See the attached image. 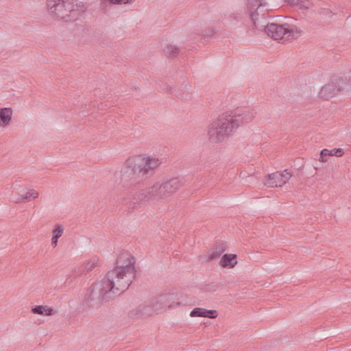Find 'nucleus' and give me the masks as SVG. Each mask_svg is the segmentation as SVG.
<instances>
[{
    "mask_svg": "<svg viewBox=\"0 0 351 351\" xmlns=\"http://www.w3.org/2000/svg\"><path fill=\"white\" fill-rule=\"evenodd\" d=\"M66 6L61 21L73 23L81 18L87 10L86 5L77 0H66Z\"/></svg>",
    "mask_w": 351,
    "mask_h": 351,
    "instance_id": "6e6552de",
    "label": "nucleus"
},
{
    "mask_svg": "<svg viewBox=\"0 0 351 351\" xmlns=\"http://www.w3.org/2000/svg\"><path fill=\"white\" fill-rule=\"evenodd\" d=\"M64 228L62 225L58 224L53 230V237L59 239L62 235Z\"/></svg>",
    "mask_w": 351,
    "mask_h": 351,
    "instance_id": "b1692460",
    "label": "nucleus"
},
{
    "mask_svg": "<svg viewBox=\"0 0 351 351\" xmlns=\"http://www.w3.org/2000/svg\"><path fill=\"white\" fill-rule=\"evenodd\" d=\"M47 9L49 16L54 20L61 21L66 6V0H47Z\"/></svg>",
    "mask_w": 351,
    "mask_h": 351,
    "instance_id": "9b49d317",
    "label": "nucleus"
},
{
    "mask_svg": "<svg viewBox=\"0 0 351 351\" xmlns=\"http://www.w3.org/2000/svg\"><path fill=\"white\" fill-rule=\"evenodd\" d=\"M112 292L113 291L110 289L106 291L104 283H101L100 281L95 282L87 289L82 300V306L87 308H97L103 302L112 300L110 296Z\"/></svg>",
    "mask_w": 351,
    "mask_h": 351,
    "instance_id": "39448f33",
    "label": "nucleus"
},
{
    "mask_svg": "<svg viewBox=\"0 0 351 351\" xmlns=\"http://www.w3.org/2000/svg\"><path fill=\"white\" fill-rule=\"evenodd\" d=\"M179 51V49L176 45L167 44L164 47V52L169 57H176Z\"/></svg>",
    "mask_w": 351,
    "mask_h": 351,
    "instance_id": "4be33fe9",
    "label": "nucleus"
},
{
    "mask_svg": "<svg viewBox=\"0 0 351 351\" xmlns=\"http://www.w3.org/2000/svg\"><path fill=\"white\" fill-rule=\"evenodd\" d=\"M135 263L133 256L128 253L121 254L117 260V266L100 281L106 291H113L110 295L112 300L128 289L135 276Z\"/></svg>",
    "mask_w": 351,
    "mask_h": 351,
    "instance_id": "f03ea898",
    "label": "nucleus"
},
{
    "mask_svg": "<svg viewBox=\"0 0 351 351\" xmlns=\"http://www.w3.org/2000/svg\"><path fill=\"white\" fill-rule=\"evenodd\" d=\"M213 34H214V31L212 29H205L204 31V34L205 36H211Z\"/></svg>",
    "mask_w": 351,
    "mask_h": 351,
    "instance_id": "c756f323",
    "label": "nucleus"
},
{
    "mask_svg": "<svg viewBox=\"0 0 351 351\" xmlns=\"http://www.w3.org/2000/svg\"><path fill=\"white\" fill-rule=\"evenodd\" d=\"M237 264V256L234 254H225L222 256L219 265L223 268H233Z\"/></svg>",
    "mask_w": 351,
    "mask_h": 351,
    "instance_id": "dca6fc26",
    "label": "nucleus"
},
{
    "mask_svg": "<svg viewBox=\"0 0 351 351\" xmlns=\"http://www.w3.org/2000/svg\"><path fill=\"white\" fill-rule=\"evenodd\" d=\"M97 264V261L95 259L90 261L86 263L85 266L83 268H79V271L76 272V274H75L74 275H82L84 272V270H86V272L90 271L96 267Z\"/></svg>",
    "mask_w": 351,
    "mask_h": 351,
    "instance_id": "5701e85b",
    "label": "nucleus"
},
{
    "mask_svg": "<svg viewBox=\"0 0 351 351\" xmlns=\"http://www.w3.org/2000/svg\"><path fill=\"white\" fill-rule=\"evenodd\" d=\"M132 0H101V3L102 6L109 2L111 4H120V3H128Z\"/></svg>",
    "mask_w": 351,
    "mask_h": 351,
    "instance_id": "393cba45",
    "label": "nucleus"
},
{
    "mask_svg": "<svg viewBox=\"0 0 351 351\" xmlns=\"http://www.w3.org/2000/svg\"><path fill=\"white\" fill-rule=\"evenodd\" d=\"M161 161L143 155L130 157L120 171V184L125 189H132L151 177Z\"/></svg>",
    "mask_w": 351,
    "mask_h": 351,
    "instance_id": "f257e3e1",
    "label": "nucleus"
},
{
    "mask_svg": "<svg viewBox=\"0 0 351 351\" xmlns=\"http://www.w3.org/2000/svg\"><path fill=\"white\" fill-rule=\"evenodd\" d=\"M261 29L274 40H282L283 42L297 38L301 31L294 25L289 23H267L261 24Z\"/></svg>",
    "mask_w": 351,
    "mask_h": 351,
    "instance_id": "423d86ee",
    "label": "nucleus"
},
{
    "mask_svg": "<svg viewBox=\"0 0 351 351\" xmlns=\"http://www.w3.org/2000/svg\"><path fill=\"white\" fill-rule=\"evenodd\" d=\"M12 113L11 108H0V125L3 127L8 125L12 120Z\"/></svg>",
    "mask_w": 351,
    "mask_h": 351,
    "instance_id": "a211bd4d",
    "label": "nucleus"
},
{
    "mask_svg": "<svg viewBox=\"0 0 351 351\" xmlns=\"http://www.w3.org/2000/svg\"><path fill=\"white\" fill-rule=\"evenodd\" d=\"M165 197L161 184L156 182L138 191L128 193L125 197H121L120 204L125 206L128 212H132L143 202H155Z\"/></svg>",
    "mask_w": 351,
    "mask_h": 351,
    "instance_id": "20e7f679",
    "label": "nucleus"
},
{
    "mask_svg": "<svg viewBox=\"0 0 351 351\" xmlns=\"http://www.w3.org/2000/svg\"><path fill=\"white\" fill-rule=\"evenodd\" d=\"M291 176V173L287 170L282 172L277 171L267 176L265 185L269 187L282 186L289 180Z\"/></svg>",
    "mask_w": 351,
    "mask_h": 351,
    "instance_id": "f8f14e48",
    "label": "nucleus"
},
{
    "mask_svg": "<svg viewBox=\"0 0 351 351\" xmlns=\"http://www.w3.org/2000/svg\"><path fill=\"white\" fill-rule=\"evenodd\" d=\"M254 117L253 112L245 110L242 112L224 113L213 121L208 131L209 140L212 143L223 141L233 133L240 125L247 123Z\"/></svg>",
    "mask_w": 351,
    "mask_h": 351,
    "instance_id": "7ed1b4c3",
    "label": "nucleus"
},
{
    "mask_svg": "<svg viewBox=\"0 0 351 351\" xmlns=\"http://www.w3.org/2000/svg\"><path fill=\"white\" fill-rule=\"evenodd\" d=\"M267 3L264 0H247V9L256 29H261V24H267Z\"/></svg>",
    "mask_w": 351,
    "mask_h": 351,
    "instance_id": "0eeeda50",
    "label": "nucleus"
},
{
    "mask_svg": "<svg viewBox=\"0 0 351 351\" xmlns=\"http://www.w3.org/2000/svg\"><path fill=\"white\" fill-rule=\"evenodd\" d=\"M330 152H332V156H336L338 157L341 156L343 154V151L341 148H335L330 150Z\"/></svg>",
    "mask_w": 351,
    "mask_h": 351,
    "instance_id": "a878e982",
    "label": "nucleus"
},
{
    "mask_svg": "<svg viewBox=\"0 0 351 351\" xmlns=\"http://www.w3.org/2000/svg\"><path fill=\"white\" fill-rule=\"evenodd\" d=\"M58 238H54V237H52V239H51V245L53 247H56L57 243H58Z\"/></svg>",
    "mask_w": 351,
    "mask_h": 351,
    "instance_id": "7c9ffc66",
    "label": "nucleus"
},
{
    "mask_svg": "<svg viewBox=\"0 0 351 351\" xmlns=\"http://www.w3.org/2000/svg\"><path fill=\"white\" fill-rule=\"evenodd\" d=\"M155 308L159 312L165 311L167 308L180 306V303L177 302V295L174 293H165L153 298Z\"/></svg>",
    "mask_w": 351,
    "mask_h": 351,
    "instance_id": "9d476101",
    "label": "nucleus"
},
{
    "mask_svg": "<svg viewBox=\"0 0 351 351\" xmlns=\"http://www.w3.org/2000/svg\"><path fill=\"white\" fill-rule=\"evenodd\" d=\"M217 315V312L215 310H207L204 308L199 307L193 308L190 313V316L193 317H201L215 319Z\"/></svg>",
    "mask_w": 351,
    "mask_h": 351,
    "instance_id": "2eb2a0df",
    "label": "nucleus"
},
{
    "mask_svg": "<svg viewBox=\"0 0 351 351\" xmlns=\"http://www.w3.org/2000/svg\"><path fill=\"white\" fill-rule=\"evenodd\" d=\"M173 90V88L171 86H167V92L171 93Z\"/></svg>",
    "mask_w": 351,
    "mask_h": 351,
    "instance_id": "2f4dec72",
    "label": "nucleus"
},
{
    "mask_svg": "<svg viewBox=\"0 0 351 351\" xmlns=\"http://www.w3.org/2000/svg\"><path fill=\"white\" fill-rule=\"evenodd\" d=\"M218 289V285L214 283L207 285L206 290L208 291H215Z\"/></svg>",
    "mask_w": 351,
    "mask_h": 351,
    "instance_id": "cd10ccee",
    "label": "nucleus"
},
{
    "mask_svg": "<svg viewBox=\"0 0 351 351\" xmlns=\"http://www.w3.org/2000/svg\"><path fill=\"white\" fill-rule=\"evenodd\" d=\"M292 5L298 6L300 8L309 9L313 5L311 0H286Z\"/></svg>",
    "mask_w": 351,
    "mask_h": 351,
    "instance_id": "aec40b11",
    "label": "nucleus"
},
{
    "mask_svg": "<svg viewBox=\"0 0 351 351\" xmlns=\"http://www.w3.org/2000/svg\"><path fill=\"white\" fill-rule=\"evenodd\" d=\"M345 90H348V86L346 85L343 77L337 76L333 77L329 83L325 84L321 88L319 94L322 98L328 100L338 93Z\"/></svg>",
    "mask_w": 351,
    "mask_h": 351,
    "instance_id": "1a4fd4ad",
    "label": "nucleus"
},
{
    "mask_svg": "<svg viewBox=\"0 0 351 351\" xmlns=\"http://www.w3.org/2000/svg\"><path fill=\"white\" fill-rule=\"evenodd\" d=\"M39 193L32 189L28 191L24 195H21L17 200L16 202H25V201H30L31 199H34L38 197Z\"/></svg>",
    "mask_w": 351,
    "mask_h": 351,
    "instance_id": "412c9836",
    "label": "nucleus"
},
{
    "mask_svg": "<svg viewBox=\"0 0 351 351\" xmlns=\"http://www.w3.org/2000/svg\"><path fill=\"white\" fill-rule=\"evenodd\" d=\"M346 85L348 86V90L351 88V71L348 73V76L346 77V80H344Z\"/></svg>",
    "mask_w": 351,
    "mask_h": 351,
    "instance_id": "c85d7f7f",
    "label": "nucleus"
},
{
    "mask_svg": "<svg viewBox=\"0 0 351 351\" xmlns=\"http://www.w3.org/2000/svg\"><path fill=\"white\" fill-rule=\"evenodd\" d=\"M226 247L227 245L225 242H217L208 253V260L212 261L219 257L225 252Z\"/></svg>",
    "mask_w": 351,
    "mask_h": 351,
    "instance_id": "f3484780",
    "label": "nucleus"
},
{
    "mask_svg": "<svg viewBox=\"0 0 351 351\" xmlns=\"http://www.w3.org/2000/svg\"><path fill=\"white\" fill-rule=\"evenodd\" d=\"M154 312L159 313L158 310L155 308V304L153 298L148 302L138 306L135 311H132L130 313V316L132 318H138L149 316Z\"/></svg>",
    "mask_w": 351,
    "mask_h": 351,
    "instance_id": "ddd939ff",
    "label": "nucleus"
},
{
    "mask_svg": "<svg viewBox=\"0 0 351 351\" xmlns=\"http://www.w3.org/2000/svg\"><path fill=\"white\" fill-rule=\"evenodd\" d=\"M326 156H332V152L330 150H328L327 149H324L321 151L320 156L323 161H325L326 160L324 158Z\"/></svg>",
    "mask_w": 351,
    "mask_h": 351,
    "instance_id": "bb28decb",
    "label": "nucleus"
},
{
    "mask_svg": "<svg viewBox=\"0 0 351 351\" xmlns=\"http://www.w3.org/2000/svg\"><path fill=\"white\" fill-rule=\"evenodd\" d=\"M31 311L34 314L45 315H47V316L52 315L55 313V311L52 308H51V307L46 308L45 306H42V305L34 306L32 308Z\"/></svg>",
    "mask_w": 351,
    "mask_h": 351,
    "instance_id": "6ab92c4d",
    "label": "nucleus"
},
{
    "mask_svg": "<svg viewBox=\"0 0 351 351\" xmlns=\"http://www.w3.org/2000/svg\"><path fill=\"white\" fill-rule=\"evenodd\" d=\"M183 183L178 178H173L161 184L165 197H168L176 192Z\"/></svg>",
    "mask_w": 351,
    "mask_h": 351,
    "instance_id": "4468645a",
    "label": "nucleus"
}]
</instances>
